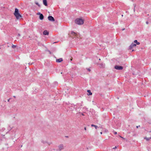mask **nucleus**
Here are the masks:
<instances>
[{
  "mask_svg": "<svg viewBox=\"0 0 151 151\" xmlns=\"http://www.w3.org/2000/svg\"><path fill=\"white\" fill-rule=\"evenodd\" d=\"M63 60L62 58H60L56 60V62H57L60 63L63 61Z\"/></svg>",
  "mask_w": 151,
  "mask_h": 151,
  "instance_id": "8",
  "label": "nucleus"
},
{
  "mask_svg": "<svg viewBox=\"0 0 151 151\" xmlns=\"http://www.w3.org/2000/svg\"><path fill=\"white\" fill-rule=\"evenodd\" d=\"M136 46V44H135L132 43L131 45L129 47V49L131 50L132 48Z\"/></svg>",
  "mask_w": 151,
  "mask_h": 151,
  "instance_id": "6",
  "label": "nucleus"
},
{
  "mask_svg": "<svg viewBox=\"0 0 151 151\" xmlns=\"http://www.w3.org/2000/svg\"><path fill=\"white\" fill-rule=\"evenodd\" d=\"M70 37H72L73 38L77 37L78 35L75 32H71L70 34L69 35Z\"/></svg>",
  "mask_w": 151,
  "mask_h": 151,
  "instance_id": "3",
  "label": "nucleus"
},
{
  "mask_svg": "<svg viewBox=\"0 0 151 151\" xmlns=\"http://www.w3.org/2000/svg\"><path fill=\"white\" fill-rule=\"evenodd\" d=\"M9 100H10V99H8V102H9Z\"/></svg>",
  "mask_w": 151,
  "mask_h": 151,
  "instance_id": "23",
  "label": "nucleus"
},
{
  "mask_svg": "<svg viewBox=\"0 0 151 151\" xmlns=\"http://www.w3.org/2000/svg\"><path fill=\"white\" fill-rule=\"evenodd\" d=\"M120 137H121V138H123V137H121V136H120Z\"/></svg>",
  "mask_w": 151,
  "mask_h": 151,
  "instance_id": "27",
  "label": "nucleus"
},
{
  "mask_svg": "<svg viewBox=\"0 0 151 151\" xmlns=\"http://www.w3.org/2000/svg\"><path fill=\"white\" fill-rule=\"evenodd\" d=\"M70 60H72V59H71Z\"/></svg>",
  "mask_w": 151,
  "mask_h": 151,
  "instance_id": "28",
  "label": "nucleus"
},
{
  "mask_svg": "<svg viewBox=\"0 0 151 151\" xmlns=\"http://www.w3.org/2000/svg\"><path fill=\"white\" fill-rule=\"evenodd\" d=\"M16 47V45H13L12 46V47L13 48H15V47Z\"/></svg>",
  "mask_w": 151,
  "mask_h": 151,
  "instance_id": "17",
  "label": "nucleus"
},
{
  "mask_svg": "<svg viewBox=\"0 0 151 151\" xmlns=\"http://www.w3.org/2000/svg\"><path fill=\"white\" fill-rule=\"evenodd\" d=\"M48 20L54 22L55 21V19L52 16H49L48 17Z\"/></svg>",
  "mask_w": 151,
  "mask_h": 151,
  "instance_id": "5",
  "label": "nucleus"
},
{
  "mask_svg": "<svg viewBox=\"0 0 151 151\" xmlns=\"http://www.w3.org/2000/svg\"><path fill=\"white\" fill-rule=\"evenodd\" d=\"M35 4L37 5L39 7H40V4H39V3L38 2H35Z\"/></svg>",
  "mask_w": 151,
  "mask_h": 151,
  "instance_id": "16",
  "label": "nucleus"
},
{
  "mask_svg": "<svg viewBox=\"0 0 151 151\" xmlns=\"http://www.w3.org/2000/svg\"><path fill=\"white\" fill-rule=\"evenodd\" d=\"M134 42L135 43H136V45H139L140 43L139 42H138L137 41V40H135L134 41Z\"/></svg>",
  "mask_w": 151,
  "mask_h": 151,
  "instance_id": "14",
  "label": "nucleus"
},
{
  "mask_svg": "<svg viewBox=\"0 0 151 151\" xmlns=\"http://www.w3.org/2000/svg\"><path fill=\"white\" fill-rule=\"evenodd\" d=\"M14 14L16 19H19L22 17L19 12V10L17 8L15 9V12Z\"/></svg>",
  "mask_w": 151,
  "mask_h": 151,
  "instance_id": "1",
  "label": "nucleus"
},
{
  "mask_svg": "<svg viewBox=\"0 0 151 151\" xmlns=\"http://www.w3.org/2000/svg\"><path fill=\"white\" fill-rule=\"evenodd\" d=\"M84 129H85V130H86V127H84Z\"/></svg>",
  "mask_w": 151,
  "mask_h": 151,
  "instance_id": "21",
  "label": "nucleus"
},
{
  "mask_svg": "<svg viewBox=\"0 0 151 151\" xmlns=\"http://www.w3.org/2000/svg\"><path fill=\"white\" fill-rule=\"evenodd\" d=\"M144 139H146L147 141H148L151 139V137H145L144 138Z\"/></svg>",
  "mask_w": 151,
  "mask_h": 151,
  "instance_id": "13",
  "label": "nucleus"
},
{
  "mask_svg": "<svg viewBox=\"0 0 151 151\" xmlns=\"http://www.w3.org/2000/svg\"><path fill=\"white\" fill-rule=\"evenodd\" d=\"M75 22L78 25L83 24L84 23V20L80 18H77L76 19Z\"/></svg>",
  "mask_w": 151,
  "mask_h": 151,
  "instance_id": "2",
  "label": "nucleus"
},
{
  "mask_svg": "<svg viewBox=\"0 0 151 151\" xmlns=\"http://www.w3.org/2000/svg\"><path fill=\"white\" fill-rule=\"evenodd\" d=\"M13 97L14 98H16V96H13Z\"/></svg>",
  "mask_w": 151,
  "mask_h": 151,
  "instance_id": "24",
  "label": "nucleus"
},
{
  "mask_svg": "<svg viewBox=\"0 0 151 151\" xmlns=\"http://www.w3.org/2000/svg\"><path fill=\"white\" fill-rule=\"evenodd\" d=\"M117 148V147L116 146H115L113 148L114 149H116Z\"/></svg>",
  "mask_w": 151,
  "mask_h": 151,
  "instance_id": "20",
  "label": "nucleus"
},
{
  "mask_svg": "<svg viewBox=\"0 0 151 151\" xmlns=\"http://www.w3.org/2000/svg\"><path fill=\"white\" fill-rule=\"evenodd\" d=\"M102 132H100V134H102Z\"/></svg>",
  "mask_w": 151,
  "mask_h": 151,
  "instance_id": "25",
  "label": "nucleus"
},
{
  "mask_svg": "<svg viewBox=\"0 0 151 151\" xmlns=\"http://www.w3.org/2000/svg\"><path fill=\"white\" fill-rule=\"evenodd\" d=\"M39 18L40 20H42L43 19L44 16L42 14H40Z\"/></svg>",
  "mask_w": 151,
  "mask_h": 151,
  "instance_id": "11",
  "label": "nucleus"
},
{
  "mask_svg": "<svg viewBox=\"0 0 151 151\" xmlns=\"http://www.w3.org/2000/svg\"><path fill=\"white\" fill-rule=\"evenodd\" d=\"M146 23L147 24H148V22H146Z\"/></svg>",
  "mask_w": 151,
  "mask_h": 151,
  "instance_id": "22",
  "label": "nucleus"
},
{
  "mask_svg": "<svg viewBox=\"0 0 151 151\" xmlns=\"http://www.w3.org/2000/svg\"><path fill=\"white\" fill-rule=\"evenodd\" d=\"M137 128L138 127L137 126Z\"/></svg>",
  "mask_w": 151,
  "mask_h": 151,
  "instance_id": "26",
  "label": "nucleus"
},
{
  "mask_svg": "<svg viewBox=\"0 0 151 151\" xmlns=\"http://www.w3.org/2000/svg\"><path fill=\"white\" fill-rule=\"evenodd\" d=\"M87 92L89 93V94H88V95H92V93L91 92L90 90H88Z\"/></svg>",
  "mask_w": 151,
  "mask_h": 151,
  "instance_id": "12",
  "label": "nucleus"
},
{
  "mask_svg": "<svg viewBox=\"0 0 151 151\" xmlns=\"http://www.w3.org/2000/svg\"><path fill=\"white\" fill-rule=\"evenodd\" d=\"M114 134H117V132H114Z\"/></svg>",
  "mask_w": 151,
  "mask_h": 151,
  "instance_id": "19",
  "label": "nucleus"
},
{
  "mask_svg": "<svg viewBox=\"0 0 151 151\" xmlns=\"http://www.w3.org/2000/svg\"><path fill=\"white\" fill-rule=\"evenodd\" d=\"M87 70L89 72L91 71V70L89 68Z\"/></svg>",
  "mask_w": 151,
  "mask_h": 151,
  "instance_id": "18",
  "label": "nucleus"
},
{
  "mask_svg": "<svg viewBox=\"0 0 151 151\" xmlns=\"http://www.w3.org/2000/svg\"><path fill=\"white\" fill-rule=\"evenodd\" d=\"M59 150H61L64 148V146L63 145H60L58 146Z\"/></svg>",
  "mask_w": 151,
  "mask_h": 151,
  "instance_id": "7",
  "label": "nucleus"
},
{
  "mask_svg": "<svg viewBox=\"0 0 151 151\" xmlns=\"http://www.w3.org/2000/svg\"><path fill=\"white\" fill-rule=\"evenodd\" d=\"M91 126L92 127H95V128L96 129H97V126L94 125L93 124H91Z\"/></svg>",
  "mask_w": 151,
  "mask_h": 151,
  "instance_id": "15",
  "label": "nucleus"
},
{
  "mask_svg": "<svg viewBox=\"0 0 151 151\" xmlns=\"http://www.w3.org/2000/svg\"><path fill=\"white\" fill-rule=\"evenodd\" d=\"M114 68L115 69L117 70H121L123 68V67L122 66L118 65L115 66Z\"/></svg>",
  "mask_w": 151,
  "mask_h": 151,
  "instance_id": "4",
  "label": "nucleus"
},
{
  "mask_svg": "<svg viewBox=\"0 0 151 151\" xmlns=\"http://www.w3.org/2000/svg\"><path fill=\"white\" fill-rule=\"evenodd\" d=\"M43 34L44 35H47L49 34V32L47 30H45L43 32Z\"/></svg>",
  "mask_w": 151,
  "mask_h": 151,
  "instance_id": "10",
  "label": "nucleus"
},
{
  "mask_svg": "<svg viewBox=\"0 0 151 151\" xmlns=\"http://www.w3.org/2000/svg\"><path fill=\"white\" fill-rule=\"evenodd\" d=\"M43 4L46 6H47V0H43Z\"/></svg>",
  "mask_w": 151,
  "mask_h": 151,
  "instance_id": "9",
  "label": "nucleus"
}]
</instances>
